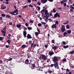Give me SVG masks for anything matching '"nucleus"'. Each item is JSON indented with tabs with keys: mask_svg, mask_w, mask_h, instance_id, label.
<instances>
[{
	"mask_svg": "<svg viewBox=\"0 0 74 74\" xmlns=\"http://www.w3.org/2000/svg\"><path fill=\"white\" fill-rule=\"evenodd\" d=\"M6 28H7V27L5 26V27H4L3 28V30H3L1 31V32H2V33H3V36H4V37H5V33H6V32H5V31H6V29H7Z\"/></svg>",
	"mask_w": 74,
	"mask_h": 74,
	"instance_id": "nucleus-1",
	"label": "nucleus"
},
{
	"mask_svg": "<svg viewBox=\"0 0 74 74\" xmlns=\"http://www.w3.org/2000/svg\"><path fill=\"white\" fill-rule=\"evenodd\" d=\"M45 11V15H47V14L48 13V10H45V9H43L40 11V13H41L42 15H44V13H42V12Z\"/></svg>",
	"mask_w": 74,
	"mask_h": 74,
	"instance_id": "nucleus-2",
	"label": "nucleus"
},
{
	"mask_svg": "<svg viewBox=\"0 0 74 74\" xmlns=\"http://www.w3.org/2000/svg\"><path fill=\"white\" fill-rule=\"evenodd\" d=\"M55 64H53L54 65V67L55 68L57 69H59V65L57 62H54Z\"/></svg>",
	"mask_w": 74,
	"mask_h": 74,
	"instance_id": "nucleus-3",
	"label": "nucleus"
},
{
	"mask_svg": "<svg viewBox=\"0 0 74 74\" xmlns=\"http://www.w3.org/2000/svg\"><path fill=\"white\" fill-rule=\"evenodd\" d=\"M58 57L56 56H54L53 59V62H58Z\"/></svg>",
	"mask_w": 74,
	"mask_h": 74,
	"instance_id": "nucleus-4",
	"label": "nucleus"
},
{
	"mask_svg": "<svg viewBox=\"0 0 74 74\" xmlns=\"http://www.w3.org/2000/svg\"><path fill=\"white\" fill-rule=\"evenodd\" d=\"M61 30L62 32H64V31H65V30H66V29L65 28V26H64V25H62L61 26Z\"/></svg>",
	"mask_w": 74,
	"mask_h": 74,
	"instance_id": "nucleus-5",
	"label": "nucleus"
},
{
	"mask_svg": "<svg viewBox=\"0 0 74 74\" xmlns=\"http://www.w3.org/2000/svg\"><path fill=\"white\" fill-rule=\"evenodd\" d=\"M58 17V18H60V15L58 13H56V14L54 15V18H57Z\"/></svg>",
	"mask_w": 74,
	"mask_h": 74,
	"instance_id": "nucleus-6",
	"label": "nucleus"
},
{
	"mask_svg": "<svg viewBox=\"0 0 74 74\" xmlns=\"http://www.w3.org/2000/svg\"><path fill=\"white\" fill-rule=\"evenodd\" d=\"M42 58L43 59H44V60H47V58L46 56L44 55H42Z\"/></svg>",
	"mask_w": 74,
	"mask_h": 74,
	"instance_id": "nucleus-7",
	"label": "nucleus"
},
{
	"mask_svg": "<svg viewBox=\"0 0 74 74\" xmlns=\"http://www.w3.org/2000/svg\"><path fill=\"white\" fill-rule=\"evenodd\" d=\"M51 69H48V73L49 74H51V73H53V70L52 71L51 70Z\"/></svg>",
	"mask_w": 74,
	"mask_h": 74,
	"instance_id": "nucleus-8",
	"label": "nucleus"
},
{
	"mask_svg": "<svg viewBox=\"0 0 74 74\" xmlns=\"http://www.w3.org/2000/svg\"><path fill=\"white\" fill-rule=\"evenodd\" d=\"M70 8H71L70 10V11H71V12H73V9L74 10V7L73 6V5H70Z\"/></svg>",
	"mask_w": 74,
	"mask_h": 74,
	"instance_id": "nucleus-9",
	"label": "nucleus"
},
{
	"mask_svg": "<svg viewBox=\"0 0 74 74\" xmlns=\"http://www.w3.org/2000/svg\"><path fill=\"white\" fill-rule=\"evenodd\" d=\"M23 34L24 37V38L26 37V34H27V33L26 31H23Z\"/></svg>",
	"mask_w": 74,
	"mask_h": 74,
	"instance_id": "nucleus-10",
	"label": "nucleus"
},
{
	"mask_svg": "<svg viewBox=\"0 0 74 74\" xmlns=\"http://www.w3.org/2000/svg\"><path fill=\"white\" fill-rule=\"evenodd\" d=\"M13 12H14V13H16V14H15V15H18V10L17 9H16V10H14Z\"/></svg>",
	"mask_w": 74,
	"mask_h": 74,
	"instance_id": "nucleus-11",
	"label": "nucleus"
},
{
	"mask_svg": "<svg viewBox=\"0 0 74 74\" xmlns=\"http://www.w3.org/2000/svg\"><path fill=\"white\" fill-rule=\"evenodd\" d=\"M54 54V53L53 52H52L51 51H49V54L50 56H52V55H53Z\"/></svg>",
	"mask_w": 74,
	"mask_h": 74,
	"instance_id": "nucleus-12",
	"label": "nucleus"
},
{
	"mask_svg": "<svg viewBox=\"0 0 74 74\" xmlns=\"http://www.w3.org/2000/svg\"><path fill=\"white\" fill-rule=\"evenodd\" d=\"M47 0H40L42 4H45L47 1Z\"/></svg>",
	"mask_w": 74,
	"mask_h": 74,
	"instance_id": "nucleus-13",
	"label": "nucleus"
},
{
	"mask_svg": "<svg viewBox=\"0 0 74 74\" xmlns=\"http://www.w3.org/2000/svg\"><path fill=\"white\" fill-rule=\"evenodd\" d=\"M27 37L28 39H29L30 38H32V37L31 36V35L29 34H28L27 36Z\"/></svg>",
	"mask_w": 74,
	"mask_h": 74,
	"instance_id": "nucleus-14",
	"label": "nucleus"
},
{
	"mask_svg": "<svg viewBox=\"0 0 74 74\" xmlns=\"http://www.w3.org/2000/svg\"><path fill=\"white\" fill-rule=\"evenodd\" d=\"M51 27L53 29L54 28L56 29V24H54L51 26Z\"/></svg>",
	"mask_w": 74,
	"mask_h": 74,
	"instance_id": "nucleus-15",
	"label": "nucleus"
},
{
	"mask_svg": "<svg viewBox=\"0 0 74 74\" xmlns=\"http://www.w3.org/2000/svg\"><path fill=\"white\" fill-rule=\"evenodd\" d=\"M1 9L2 10H4V9H5L6 8V7L5 6H4L3 5H1Z\"/></svg>",
	"mask_w": 74,
	"mask_h": 74,
	"instance_id": "nucleus-16",
	"label": "nucleus"
},
{
	"mask_svg": "<svg viewBox=\"0 0 74 74\" xmlns=\"http://www.w3.org/2000/svg\"><path fill=\"white\" fill-rule=\"evenodd\" d=\"M29 59H27L26 60H25V64H27V63H29Z\"/></svg>",
	"mask_w": 74,
	"mask_h": 74,
	"instance_id": "nucleus-17",
	"label": "nucleus"
},
{
	"mask_svg": "<svg viewBox=\"0 0 74 74\" xmlns=\"http://www.w3.org/2000/svg\"><path fill=\"white\" fill-rule=\"evenodd\" d=\"M67 1V0H63L61 1V3L62 4V5L63 4V3H65Z\"/></svg>",
	"mask_w": 74,
	"mask_h": 74,
	"instance_id": "nucleus-18",
	"label": "nucleus"
},
{
	"mask_svg": "<svg viewBox=\"0 0 74 74\" xmlns=\"http://www.w3.org/2000/svg\"><path fill=\"white\" fill-rule=\"evenodd\" d=\"M69 53L70 54H71V55H73L74 53V50H72V51H70Z\"/></svg>",
	"mask_w": 74,
	"mask_h": 74,
	"instance_id": "nucleus-19",
	"label": "nucleus"
},
{
	"mask_svg": "<svg viewBox=\"0 0 74 74\" xmlns=\"http://www.w3.org/2000/svg\"><path fill=\"white\" fill-rule=\"evenodd\" d=\"M52 49H54V50L55 51V50H56V49H57V46H54L53 47H52Z\"/></svg>",
	"mask_w": 74,
	"mask_h": 74,
	"instance_id": "nucleus-20",
	"label": "nucleus"
},
{
	"mask_svg": "<svg viewBox=\"0 0 74 74\" xmlns=\"http://www.w3.org/2000/svg\"><path fill=\"white\" fill-rule=\"evenodd\" d=\"M26 45H23L21 46V48H22L23 49H24L25 48H26Z\"/></svg>",
	"mask_w": 74,
	"mask_h": 74,
	"instance_id": "nucleus-21",
	"label": "nucleus"
},
{
	"mask_svg": "<svg viewBox=\"0 0 74 74\" xmlns=\"http://www.w3.org/2000/svg\"><path fill=\"white\" fill-rule=\"evenodd\" d=\"M10 18H11V16L8 15H7L6 16V18H8V19H10Z\"/></svg>",
	"mask_w": 74,
	"mask_h": 74,
	"instance_id": "nucleus-22",
	"label": "nucleus"
},
{
	"mask_svg": "<svg viewBox=\"0 0 74 74\" xmlns=\"http://www.w3.org/2000/svg\"><path fill=\"white\" fill-rule=\"evenodd\" d=\"M35 36H36L38 35V34H40V33H39V32H35Z\"/></svg>",
	"mask_w": 74,
	"mask_h": 74,
	"instance_id": "nucleus-23",
	"label": "nucleus"
},
{
	"mask_svg": "<svg viewBox=\"0 0 74 74\" xmlns=\"http://www.w3.org/2000/svg\"><path fill=\"white\" fill-rule=\"evenodd\" d=\"M16 26L18 28H19V27H21V25L20 24H17L16 25Z\"/></svg>",
	"mask_w": 74,
	"mask_h": 74,
	"instance_id": "nucleus-24",
	"label": "nucleus"
},
{
	"mask_svg": "<svg viewBox=\"0 0 74 74\" xmlns=\"http://www.w3.org/2000/svg\"><path fill=\"white\" fill-rule=\"evenodd\" d=\"M71 33V30H67V33L68 34H70Z\"/></svg>",
	"mask_w": 74,
	"mask_h": 74,
	"instance_id": "nucleus-25",
	"label": "nucleus"
},
{
	"mask_svg": "<svg viewBox=\"0 0 74 74\" xmlns=\"http://www.w3.org/2000/svg\"><path fill=\"white\" fill-rule=\"evenodd\" d=\"M44 28L46 29H47V27L48 26V25L47 24L46 25H44Z\"/></svg>",
	"mask_w": 74,
	"mask_h": 74,
	"instance_id": "nucleus-26",
	"label": "nucleus"
},
{
	"mask_svg": "<svg viewBox=\"0 0 74 74\" xmlns=\"http://www.w3.org/2000/svg\"><path fill=\"white\" fill-rule=\"evenodd\" d=\"M28 7V6L27 5H25V6H24L23 7V9H25V8H26V7Z\"/></svg>",
	"mask_w": 74,
	"mask_h": 74,
	"instance_id": "nucleus-27",
	"label": "nucleus"
},
{
	"mask_svg": "<svg viewBox=\"0 0 74 74\" xmlns=\"http://www.w3.org/2000/svg\"><path fill=\"white\" fill-rule=\"evenodd\" d=\"M4 37H0V40H3V39H4Z\"/></svg>",
	"mask_w": 74,
	"mask_h": 74,
	"instance_id": "nucleus-28",
	"label": "nucleus"
},
{
	"mask_svg": "<svg viewBox=\"0 0 74 74\" xmlns=\"http://www.w3.org/2000/svg\"><path fill=\"white\" fill-rule=\"evenodd\" d=\"M10 14H12V15H15V14H14V12H11L10 13Z\"/></svg>",
	"mask_w": 74,
	"mask_h": 74,
	"instance_id": "nucleus-29",
	"label": "nucleus"
},
{
	"mask_svg": "<svg viewBox=\"0 0 74 74\" xmlns=\"http://www.w3.org/2000/svg\"><path fill=\"white\" fill-rule=\"evenodd\" d=\"M11 40H7V42H8V44H10V42H11Z\"/></svg>",
	"mask_w": 74,
	"mask_h": 74,
	"instance_id": "nucleus-30",
	"label": "nucleus"
},
{
	"mask_svg": "<svg viewBox=\"0 0 74 74\" xmlns=\"http://www.w3.org/2000/svg\"><path fill=\"white\" fill-rule=\"evenodd\" d=\"M69 47V46H68V45H66V46H63V48H68Z\"/></svg>",
	"mask_w": 74,
	"mask_h": 74,
	"instance_id": "nucleus-31",
	"label": "nucleus"
},
{
	"mask_svg": "<svg viewBox=\"0 0 74 74\" xmlns=\"http://www.w3.org/2000/svg\"><path fill=\"white\" fill-rule=\"evenodd\" d=\"M1 16H2V17H4V16H5V14H1Z\"/></svg>",
	"mask_w": 74,
	"mask_h": 74,
	"instance_id": "nucleus-32",
	"label": "nucleus"
},
{
	"mask_svg": "<svg viewBox=\"0 0 74 74\" xmlns=\"http://www.w3.org/2000/svg\"><path fill=\"white\" fill-rule=\"evenodd\" d=\"M8 36H7V37L8 38H10V37H11V35L8 34Z\"/></svg>",
	"mask_w": 74,
	"mask_h": 74,
	"instance_id": "nucleus-33",
	"label": "nucleus"
},
{
	"mask_svg": "<svg viewBox=\"0 0 74 74\" xmlns=\"http://www.w3.org/2000/svg\"><path fill=\"white\" fill-rule=\"evenodd\" d=\"M27 28H26V27H23V29L24 30V31H26L25 30H27Z\"/></svg>",
	"mask_w": 74,
	"mask_h": 74,
	"instance_id": "nucleus-34",
	"label": "nucleus"
},
{
	"mask_svg": "<svg viewBox=\"0 0 74 74\" xmlns=\"http://www.w3.org/2000/svg\"><path fill=\"white\" fill-rule=\"evenodd\" d=\"M48 21H49V22H52V19H51V18H50L49 19H48Z\"/></svg>",
	"mask_w": 74,
	"mask_h": 74,
	"instance_id": "nucleus-35",
	"label": "nucleus"
},
{
	"mask_svg": "<svg viewBox=\"0 0 74 74\" xmlns=\"http://www.w3.org/2000/svg\"><path fill=\"white\" fill-rule=\"evenodd\" d=\"M48 12H47V14H46V16H45V15H44L43 16V17H44V18H47V16H48Z\"/></svg>",
	"mask_w": 74,
	"mask_h": 74,
	"instance_id": "nucleus-36",
	"label": "nucleus"
},
{
	"mask_svg": "<svg viewBox=\"0 0 74 74\" xmlns=\"http://www.w3.org/2000/svg\"><path fill=\"white\" fill-rule=\"evenodd\" d=\"M32 66L33 67V69H34L35 68V64H32Z\"/></svg>",
	"mask_w": 74,
	"mask_h": 74,
	"instance_id": "nucleus-37",
	"label": "nucleus"
},
{
	"mask_svg": "<svg viewBox=\"0 0 74 74\" xmlns=\"http://www.w3.org/2000/svg\"><path fill=\"white\" fill-rule=\"evenodd\" d=\"M29 22L30 23H32L34 22V21L33 20H29Z\"/></svg>",
	"mask_w": 74,
	"mask_h": 74,
	"instance_id": "nucleus-38",
	"label": "nucleus"
},
{
	"mask_svg": "<svg viewBox=\"0 0 74 74\" xmlns=\"http://www.w3.org/2000/svg\"><path fill=\"white\" fill-rule=\"evenodd\" d=\"M48 17L49 18V14H48L47 16V17H46V19H48Z\"/></svg>",
	"mask_w": 74,
	"mask_h": 74,
	"instance_id": "nucleus-39",
	"label": "nucleus"
},
{
	"mask_svg": "<svg viewBox=\"0 0 74 74\" xmlns=\"http://www.w3.org/2000/svg\"><path fill=\"white\" fill-rule=\"evenodd\" d=\"M66 29H70V27H69V26L68 25H67L66 26Z\"/></svg>",
	"mask_w": 74,
	"mask_h": 74,
	"instance_id": "nucleus-40",
	"label": "nucleus"
},
{
	"mask_svg": "<svg viewBox=\"0 0 74 74\" xmlns=\"http://www.w3.org/2000/svg\"><path fill=\"white\" fill-rule=\"evenodd\" d=\"M55 23L56 24V25H58L59 23V22L58 21H56L55 22Z\"/></svg>",
	"mask_w": 74,
	"mask_h": 74,
	"instance_id": "nucleus-41",
	"label": "nucleus"
},
{
	"mask_svg": "<svg viewBox=\"0 0 74 74\" xmlns=\"http://www.w3.org/2000/svg\"><path fill=\"white\" fill-rule=\"evenodd\" d=\"M41 25H42L40 23H39L38 24V26H39V27H40L41 26Z\"/></svg>",
	"mask_w": 74,
	"mask_h": 74,
	"instance_id": "nucleus-42",
	"label": "nucleus"
},
{
	"mask_svg": "<svg viewBox=\"0 0 74 74\" xmlns=\"http://www.w3.org/2000/svg\"><path fill=\"white\" fill-rule=\"evenodd\" d=\"M37 4H38V5H41V3L40 2H38Z\"/></svg>",
	"mask_w": 74,
	"mask_h": 74,
	"instance_id": "nucleus-43",
	"label": "nucleus"
},
{
	"mask_svg": "<svg viewBox=\"0 0 74 74\" xmlns=\"http://www.w3.org/2000/svg\"><path fill=\"white\" fill-rule=\"evenodd\" d=\"M68 22H69V21H66V23H64L63 24L64 25H66V24H67V23H68Z\"/></svg>",
	"mask_w": 74,
	"mask_h": 74,
	"instance_id": "nucleus-44",
	"label": "nucleus"
},
{
	"mask_svg": "<svg viewBox=\"0 0 74 74\" xmlns=\"http://www.w3.org/2000/svg\"><path fill=\"white\" fill-rule=\"evenodd\" d=\"M67 34V32H64V36H66V35Z\"/></svg>",
	"mask_w": 74,
	"mask_h": 74,
	"instance_id": "nucleus-45",
	"label": "nucleus"
},
{
	"mask_svg": "<svg viewBox=\"0 0 74 74\" xmlns=\"http://www.w3.org/2000/svg\"><path fill=\"white\" fill-rule=\"evenodd\" d=\"M49 61H50V59L49 58L47 60V62L49 63Z\"/></svg>",
	"mask_w": 74,
	"mask_h": 74,
	"instance_id": "nucleus-46",
	"label": "nucleus"
},
{
	"mask_svg": "<svg viewBox=\"0 0 74 74\" xmlns=\"http://www.w3.org/2000/svg\"><path fill=\"white\" fill-rule=\"evenodd\" d=\"M25 25L27 26H27H29V24H28L27 23H25Z\"/></svg>",
	"mask_w": 74,
	"mask_h": 74,
	"instance_id": "nucleus-47",
	"label": "nucleus"
},
{
	"mask_svg": "<svg viewBox=\"0 0 74 74\" xmlns=\"http://www.w3.org/2000/svg\"><path fill=\"white\" fill-rule=\"evenodd\" d=\"M63 4H64V7H66V5H67V4H66V3H63Z\"/></svg>",
	"mask_w": 74,
	"mask_h": 74,
	"instance_id": "nucleus-48",
	"label": "nucleus"
},
{
	"mask_svg": "<svg viewBox=\"0 0 74 74\" xmlns=\"http://www.w3.org/2000/svg\"><path fill=\"white\" fill-rule=\"evenodd\" d=\"M54 40H51V42H52V43H53V44H54Z\"/></svg>",
	"mask_w": 74,
	"mask_h": 74,
	"instance_id": "nucleus-49",
	"label": "nucleus"
},
{
	"mask_svg": "<svg viewBox=\"0 0 74 74\" xmlns=\"http://www.w3.org/2000/svg\"><path fill=\"white\" fill-rule=\"evenodd\" d=\"M5 47L6 48H10V47H9L8 45H5Z\"/></svg>",
	"mask_w": 74,
	"mask_h": 74,
	"instance_id": "nucleus-50",
	"label": "nucleus"
},
{
	"mask_svg": "<svg viewBox=\"0 0 74 74\" xmlns=\"http://www.w3.org/2000/svg\"><path fill=\"white\" fill-rule=\"evenodd\" d=\"M28 30H32V27H28Z\"/></svg>",
	"mask_w": 74,
	"mask_h": 74,
	"instance_id": "nucleus-51",
	"label": "nucleus"
},
{
	"mask_svg": "<svg viewBox=\"0 0 74 74\" xmlns=\"http://www.w3.org/2000/svg\"><path fill=\"white\" fill-rule=\"evenodd\" d=\"M9 25H10L11 26V25H12V22H10L9 23Z\"/></svg>",
	"mask_w": 74,
	"mask_h": 74,
	"instance_id": "nucleus-52",
	"label": "nucleus"
},
{
	"mask_svg": "<svg viewBox=\"0 0 74 74\" xmlns=\"http://www.w3.org/2000/svg\"><path fill=\"white\" fill-rule=\"evenodd\" d=\"M37 7L38 8V10L40 11V7L39 6H37Z\"/></svg>",
	"mask_w": 74,
	"mask_h": 74,
	"instance_id": "nucleus-53",
	"label": "nucleus"
},
{
	"mask_svg": "<svg viewBox=\"0 0 74 74\" xmlns=\"http://www.w3.org/2000/svg\"><path fill=\"white\" fill-rule=\"evenodd\" d=\"M48 45H45V48H48Z\"/></svg>",
	"mask_w": 74,
	"mask_h": 74,
	"instance_id": "nucleus-54",
	"label": "nucleus"
},
{
	"mask_svg": "<svg viewBox=\"0 0 74 74\" xmlns=\"http://www.w3.org/2000/svg\"><path fill=\"white\" fill-rule=\"evenodd\" d=\"M53 66H54V64H51V67H53Z\"/></svg>",
	"mask_w": 74,
	"mask_h": 74,
	"instance_id": "nucleus-55",
	"label": "nucleus"
},
{
	"mask_svg": "<svg viewBox=\"0 0 74 74\" xmlns=\"http://www.w3.org/2000/svg\"><path fill=\"white\" fill-rule=\"evenodd\" d=\"M45 7H43V8L44 9V10H47V8H45Z\"/></svg>",
	"mask_w": 74,
	"mask_h": 74,
	"instance_id": "nucleus-56",
	"label": "nucleus"
},
{
	"mask_svg": "<svg viewBox=\"0 0 74 74\" xmlns=\"http://www.w3.org/2000/svg\"><path fill=\"white\" fill-rule=\"evenodd\" d=\"M66 59H63L62 60L63 62H66Z\"/></svg>",
	"mask_w": 74,
	"mask_h": 74,
	"instance_id": "nucleus-57",
	"label": "nucleus"
},
{
	"mask_svg": "<svg viewBox=\"0 0 74 74\" xmlns=\"http://www.w3.org/2000/svg\"><path fill=\"white\" fill-rule=\"evenodd\" d=\"M62 43L64 44V45H66V42H65L63 41Z\"/></svg>",
	"mask_w": 74,
	"mask_h": 74,
	"instance_id": "nucleus-58",
	"label": "nucleus"
},
{
	"mask_svg": "<svg viewBox=\"0 0 74 74\" xmlns=\"http://www.w3.org/2000/svg\"><path fill=\"white\" fill-rule=\"evenodd\" d=\"M29 44H32V40H29Z\"/></svg>",
	"mask_w": 74,
	"mask_h": 74,
	"instance_id": "nucleus-59",
	"label": "nucleus"
},
{
	"mask_svg": "<svg viewBox=\"0 0 74 74\" xmlns=\"http://www.w3.org/2000/svg\"><path fill=\"white\" fill-rule=\"evenodd\" d=\"M41 23H42V24H44V25H46V23H44V22H41Z\"/></svg>",
	"mask_w": 74,
	"mask_h": 74,
	"instance_id": "nucleus-60",
	"label": "nucleus"
},
{
	"mask_svg": "<svg viewBox=\"0 0 74 74\" xmlns=\"http://www.w3.org/2000/svg\"><path fill=\"white\" fill-rule=\"evenodd\" d=\"M53 12H56V10L54 9H53Z\"/></svg>",
	"mask_w": 74,
	"mask_h": 74,
	"instance_id": "nucleus-61",
	"label": "nucleus"
},
{
	"mask_svg": "<svg viewBox=\"0 0 74 74\" xmlns=\"http://www.w3.org/2000/svg\"><path fill=\"white\" fill-rule=\"evenodd\" d=\"M66 70L67 71H70V70L68 68L66 69Z\"/></svg>",
	"mask_w": 74,
	"mask_h": 74,
	"instance_id": "nucleus-62",
	"label": "nucleus"
},
{
	"mask_svg": "<svg viewBox=\"0 0 74 74\" xmlns=\"http://www.w3.org/2000/svg\"><path fill=\"white\" fill-rule=\"evenodd\" d=\"M29 7H33V6L31 4L29 5Z\"/></svg>",
	"mask_w": 74,
	"mask_h": 74,
	"instance_id": "nucleus-63",
	"label": "nucleus"
},
{
	"mask_svg": "<svg viewBox=\"0 0 74 74\" xmlns=\"http://www.w3.org/2000/svg\"><path fill=\"white\" fill-rule=\"evenodd\" d=\"M31 0H27V2L29 3H31Z\"/></svg>",
	"mask_w": 74,
	"mask_h": 74,
	"instance_id": "nucleus-64",
	"label": "nucleus"
}]
</instances>
